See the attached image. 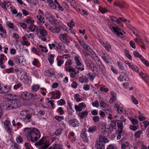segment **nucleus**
Instances as JSON below:
<instances>
[{"instance_id": "53", "label": "nucleus", "mask_w": 149, "mask_h": 149, "mask_svg": "<svg viewBox=\"0 0 149 149\" xmlns=\"http://www.w3.org/2000/svg\"><path fill=\"white\" fill-rule=\"evenodd\" d=\"M14 68H13L11 67L10 68L6 70V72L8 73H13L14 72Z\"/></svg>"}, {"instance_id": "45", "label": "nucleus", "mask_w": 149, "mask_h": 149, "mask_svg": "<svg viewBox=\"0 0 149 149\" xmlns=\"http://www.w3.org/2000/svg\"><path fill=\"white\" fill-rule=\"evenodd\" d=\"M26 138L29 141L31 140V139H34V137L37 136V135H30V134H26Z\"/></svg>"}, {"instance_id": "48", "label": "nucleus", "mask_w": 149, "mask_h": 149, "mask_svg": "<svg viewBox=\"0 0 149 149\" xmlns=\"http://www.w3.org/2000/svg\"><path fill=\"white\" fill-rule=\"evenodd\" d=\"M97 130L96 126H94L91 127L89 128L88 129V131L89 132L93 133L95 131Z\"/></svg>"}, {"instance_id": "59", "label": "nucleus", "mask_w": 149, "mask_h": 149, "mask_svg": "<svg viewBox=\"0 0 149 149\" xmlns=\"http://www.w3.org/2000/svg\"><path fill=\"white\" fill-rule=\"evenodd\" d=\"M100 118L98 116H95L93 118V120L95 122H97L99 121Z\"/></svg>"}, {"instance_id": "51", "label": "nucleus", "mask_w": 149, "mask_h": 149, "mask_svg": "<svg viewBox=\"0 0 149 149\" xmlns=\"http://www.w3.org/2000/svg\"><path fill=\"white\" fill-rule=\"evenodd\" d=\"M92 104L93 107L97 108L99 106V104L98 100H96L92 102Z\"/></svg>"}, {"instance_id": "41", "label": "nucleus", "mask_w": 149, "mask_h": 149, "mask_svg": "<svg viewBox=\"0 0 149 149\" xmlns=\"http://www.w3.org/2000/svg\"><path fill=\"white\" fill-rule=\"evenodd\" d=\"M87 75L88 77L90 80L91 81H93L95 77V76L92 73H88Z\"/></svg>"}, {"instance_id": "8", "label": "nucleus", "mask_w": 149, "mask_h": 149, "mask_svg": "<svg viewBox=\"0 0 149 149\" xmlns=\"http://www.w3.org/2000/svg\"><path fill=\"white\" fill-rule=\"evenodd\" d=\"M7 96L11 100L19 101L20 99V97L19 96L13 94H8Z\"/></svg>"}, {"instance_id": "5", "label": "nucleus", "mask_w": 149, "mask_h": 149, "mask_svg": "<svg viewBox=\"0 0 149 149\" xmlns=\"http://www.w3.org/2000/svg\"><path fill=\"white\" fill-rule=\"evenodd\" d=\"M4 125L6 131L8 134H10L11 133L12 129V128L10 127V126L11 125L10 122L6 120L4 122Z\"/></svg>"}, {"instance_id": "11", "label": "nucleus", "mask_w": 149, "mask_h": 149, "mask_svg": "<svg viewBox=\"0 0 149 149\" xmlns=\"http://www.w3.org/2000/svg\"><path fill=\"white\" fill-rule=\"evenodd\" d=\"M114 5L116 6H118L120 8H126L127 7V4L125 2H115Z\"/></svg>"}, {"instance_id": "20", "label": "nucleus", "mask_w": 149, "mask_h": 149, "mask_svg": "<svg viewBox=\"0 0 149 149\" xmlns=\"http://www.w3.org/2000/svg\"><path fill=\"white\" fill-rule=\"evenodd\" d=\"M139 74L146 82L147 80L148 81L149 80V77L147 74H144L142 72H140Z\"/></svg>"}, {"instance_id": "14", "label": "nucleus", "mask_w": 149, "mask_h": 149, "mask_svg": "<svg viewBox=\"0 0 149 149\" xmlns=\"http://www.w3.org/2000/svg\"><path fill=\"white\" fill-rule=\"evenodd\" d=\"M116 121L114 120L111 121L109 125V128H108L111 130H112L113 129H116Z\"/></svg>"}, {"instance_id": "2", "label": "nucleus", "mask_w": 149, "mask_h": 149, "mask_svg": "<svg viewBox=\"0 0 149 149\" xmlns=\"http://www.w3.org/2000/svg\"><path fill=\"white\" fill-rule=\"evenodd\" d=\"M21 105L19 101H15L13 100H11L8 102L5 105L6 110H11L14 109H16L19 108ZM4 106H5L4 105Z\"/></svg>"}, {"instance_id": "61", "label": "nucleus", "mask_w": 149, "mask_h": 149, "mask_svg": "<svg viewBox=\"0 0 149 149\" xmlns=\"http://www.w3.org/2000/svg\"><path fill=\"white\" fill-rule=\"evenodd\" d=\"M36 17L42 23H45L44 21L43 20L44 18H42L41 15H40L39 16L37 15Z\"/></svg>"}, {"instance_id": "40", "label": "nucleus", "mask_w": 149, "mask_h": 149, "mask_svg": "<svg viewBox=\"0 0 149 149\" xmlns=\"http://www.w3.org/2000/svg\"><path fill=\"white\" fill-rule=\"evenodd\" d=\"M62 22L60 21L57 19H55L54 24V25L58 26H59L61 27V26L62 24Z\"/></svg>"}, {"instance_id": "62", "label": "nucleus", "mask_w": 149, "mask_h": 149, "mask_svg": "<svg viewBox=\"0 0 149 149\" xmlns=\"http://www.w3.org/2000/svg\"><path fill=\"white\" fill-rule=\"evenodd\" d=\"M108 88H104L103 87H100V90L101 91H104L105 92H107L108 91Z\"/></svg>"}, {"instance_id": "55", "label": "nucleus", "mask_w": 149, "mask_h": 149, "mask_svg": "<svg viewBox=\"0 0 149 149\" xmlns=\"http://www.w3.org/2000/svg\"><path fill=\"white\" fill-rule=\"evenodd\" d=\"M8 86L7 87V89H8V90L6 91V89L5 90L3 91H1V93L2 94H4L6 93H7V92H8V91L10 90L11 89V86Z\"/></svg>"}, {"instance_id": "54", "label": "nucleus", "mask_w": 149, "mask_h": 149, "mask_svg": "<svg viewBox=\"0 0 149 149\" xmlns=\"http://www.w3.org/2000/svg\"><path fill=\"white\" fill-rule=\"evenodd\" d=\"M31 116L29 115H26L25 117V118L26 120H27V121L31 122L32 121V119L31 118Z\"/></svg>"}, {"instance_id": "24", "label": "nucleus", "mask_w": 149, "mask_h": 149, "mask_svg": "<svg viewBox=\"0 0 149 149\" xmlns=\"http://www.w3.org/2000/svg\"><path fill=\"white\" fill-rule=\"evenodd\" d=\"M99 69L103 75L106 76L107 75L106 70L104 65H102L99 67Z\"/></svg>"}, {"instance_id": "38", "label": "nucleus", "mask_w": 149, "mask_h": 149, "mask_svg": "<svg viewBox=\"0 0 149 149\" xmlns=\"http://www.w3.org/2000/svg\"><path fill=\"white\" fill-rule=\"evenodd\" d=\"M129 67L134 71L136 72H138L139 69L136 65L132 64V65H130Z\"/></svg>"}, {"instance_id": "19", "label": "nucleus", "mask_w": 149, "mask_h": 149, "mask_svg": "<svg viewBox=\"0 0 149 149\" xmlns=\"http://www.w3.org/2000/svg\"><path fill=\"white\" fill-rule=\"evenodd\" d=\"M12 149H20V146L14 142H12L10 144Z\"/></svg>"}, {"instance_id": "52", "label": "nucleus", "mask_w": 149, "mask_h": 149, "mask_svg": "<svg viewBox=\"0 0 149 149\" xmlns=\"http://www.w3.org/2000/svg\"><path fill=\"white\" fill-rule=\"evenodd\" d=\"M65 102L64 100L61 99L57 102V104L58 105H62L63 104H64Z\"/></svg>"}, {"instance_id": "64", "label": "nucleus", "mask_w": 149, "mask_h": 149, "mask_svg": "<svg viewBox=\"0 0 149 149\" xmlns=\"http://www.w3.org/2000/svg\"><path fill=\"white\" fill-rule=\"evenodd\" d=\"M130 129L132 130L135 131L137 129V127L136 126L133 125H130L129 127Z\"/></svg>"}, {"instance_id": "9", "label": "nucleus", "mask_w": 149, "mask_h": 149, "mask_svg": "<svg viewBox=\"0 0 149 149\" xmlns=\"http://www.w3.org/2000/svg\"><path fill=\"white\" fill-rule=\"evenodd\" d=\"M116 122L117 124L118 130L117 131H120L119 133L120 134L121 132H123V122L120 120H116Z\"/></svg>"}, {"instance_id": "32", "label": "nucleus", "mask_w": 149, "mask_h": 149, "mask_svg": "<svg viewBox=\"0 0 149 149\" xmlns=\"http://www.w3.org/2000/svg\"><path fill=\"white\" fill-rule=\"evenodd\" d=\"M9 3H10V2L9 1H4L3 2H1L0 3V5L2 8H6V4H8Z\"/></svg>"}, {"instance_id": "60", "label": "nucleus", "mask_w": 149, "mask_h": 149, "mask_svg": "<svg viewBox=\"0 0 149 149\" xmlns=\"http://www.w3.org/2000/svg\"><path fill=\"white\" fill-rule=\"evenodd\" d=\"M22 86V84L20 83H18L14 85L13 88L14 89L16 90Z\"/></svg>"}, {"instance_id": "23", "label": "nucleus", "mask_w": 149, "mask_h": 149, "mask_svg": "<svg viewBox=\"0 0 149 149\" xmlns=\"http://www.w3.org/2000/svg\"><path fill=\"white\" fill-rule=\"evenodd\" d=\"M121 75L118 78V79L120 81H122L124 80H126V78H125V72H121Z\"/></svg>"}, {"instance_id": "63", "label": "nucleus", "mask_w": 149, "mask_h": 149, "mask_svg": "<svg viewBox=\"0 0 149 149\" xmlns=\"http://www.w3.org/2000/svg\"><path fill=\"white\" fill-rule=\"evenodd\" d=\"M78 85L77 83L75 81H73L71 84L72 87L74 88H76L77 87Z\"/></svg>"}, {"instance_id": "18", "label": "nucleus", "mask_w": 149, "mask_h": 149, "mask_svg": "<svg viewBox=\"0 0 149 149\" xmlns=\"http://www.w3.org/2000/svg\"><path fill=\"white\" fill-rule=\"evenodd\" d=\"M79 58L80 56H76L74 57V60L77 64L76 65L82 66H84L83 65H81V63L79 60Z\"/></svg>"}, {"instance_id": "6", "label": "nucleus", "mask_w": 149, "mask_h": 149, "mask_svg": "<svg viewBox=\"0 0 149 149\" xmlns=\"http://www.w3.org/2000/svg\"><path fill=\"white\" fill-rule=\"evenodd\" d=\"M67 34L65 33L61 34L60 36V38L63 43L67 44L70 43V41L67 38Z\"/></svg>"}, {"instance_id": "46", "label": "nucleus", "mask_w": 149, "mask_h": 149, "mask_svg": "<svg viewBox=\"0 0 149 149\" xmlns=\"http://www.w3.org/2000/svg\"><path fill=\"white\" fill-rule=\"evenodd\" d=\"M131 98L132 100V101L134 104H137L138 103V100L136 99L135 97L133 95H131Z\"/></svg>"}, {"instance_id": "50", "label": "nucleus", "mask_w": 149, "mask_h": 149, "mask_svg": "<svg viewBox=\"0 0 149 149\" xmlns=\"http://www.w3.org/2000/svg\"><path fill=\"white\" fill-rule=\"evenodd\" d=\"M44 73L45 75L47 76L52 77L53 75V74L49 70H47L46 71H45Z\"/></svg>"}, {"instance_id": "31", "label": "nucleus", "mask_w": 149, "mask_h": 149, "mask_svg": "<svg viewBox=\"0 0 149 149\" xmlns=\"http://www.w3.org/2000/svg\"><path fill=\"white\" fill-rule=\"evenodd\" d=\"M100 106L103 108H109V107L107 104L104 101H101L100 102Z\"/></svg>"}, {"instance_id": "13", "label": "nucleus", "mask_w": 149, "mask_h": 149, "mask_svg": "<svg viewBox=\"0 0 149 149\" xmlns=\"http://www.w3.org/2000/svg\"><path fill=\"white\" fill-rule=\"evenodd\" d=\"M83 48L87 52H89L92 55H95V52L92 51V50L87 44H86Z\"/></svg>"}, {"instance_id": "3", "label": "nucleus", "mask_w": 149, "mask_h": 149, "mask_svg": "<svg viewBox=\"0 0 149 149\" xmlns=\"http://www.w3.org/2000/svg\"><path fill=\"white\" fill-rule=\"evenodd\" d=\"M43 139V137L42 139H40L38 142H36L35 143V145L36 146H42L40 148V149H46L50 145L49 141L48 140H46L44 141Z\"/></svg>"}, {"instance_id": "4", "label": "nucleus", "mask_w": 149, "mask_h": 149, "mask_svg": "<svg viewBox=\"0 0 149 149\" xmlns=\"http://www.w3.org/2000/svg\"><path fill=\"white\" fill-rule=\"evenodd\" d=\"M104 137L101 135H100L99 139L97 140V144L96 145V149H104Z\"/></svg>"}, {"instance_id": "30", "label": "nucleus", "mask_w": 149, "mask_h": 149, "mask_svg": "<svg viewBox=\"0 0 149 149\" xmlns=\"http://www.w3.org/2000/svg\"><path fill=\"white\" fill-rule=\"evenodd\" d=\"M40 88V86L37 85H35L32 86L31 89L32 91L37 92Z\"/></svg>"}, {"instance_id": "15", "label": "nucleus", "mask_w": 149, "mask_h": 149, "mask_svg": "<svg viewBox=\"0 0 149 149\" xmlns=\"http://www.w3.org/2000/svg\"><path fill=\"white\" fill-rule=\"evenodd\" d=\"M29 93H27L23 92L21 95V97L24 100H28L30 99Z\"/></svg>"}, {"instance_id": "21", "label": "nucleus", "mask_w": 149, "mask_h": 149, "mask_svg": "<svg viewBox=\"0 0 149 149\" xmlns=\"http://www.w3.org/2000/svg\"><path fill=\"white\" fill-rule=\"evenodd\" d=\"M118 66L119 67V68L120 70V72H126L125 67L123 66V64L121 63L120 61H118L117 62Z\"/></svg>"}, {"instance_id": "42", "label": "nucleus", "mask_w": 149, "mask_h": 149, "mask_svg": "<svg viewBox=\"0 0 149 149\" xmlns=\"http://www.w3.org/2000/svg\"><path fill=\"white\" fill-rule=\"evenodd\" d=\"M36 28V26L33 24H31V26L28 27V28L33 32H34L35 29Z\"/></svg>"}, {"instance_id": "39", "label": "nucleus", "mask_w": 149, "mask_h": 149, "mask_svg": "<svg viewBox=\"0 0 149 149\" xmlns=\"http://www.w3.org/2000/svg\"><path fill=\"white\" fill-rule=\"evenodd\" d=\"M62 129L61 128H59L55 132V134L57 136H59L61 134Z\"/></svg>"}, {"instance_id": "49", "label": "nucleus", "mask_w": 149, "mask_h": 149, "mask_svg": "<svg viewBox=\"0 0 149 149\" xmlns=\"http://www.w3.org/2000/svg\"><path fill=\"white\" fill-rule=\"evenodd\" d=\"M141 61L147 67L149 66V62L147 60L144 59L143 57L141 58Z\"/></svg>"}, {"instance_id": "12", "label": "nucleus", "mask_w": 149, "mask_h": 149, "mask_svg": "<svg viewBox=\"0 0 149 149\" xmlns=\"http://www.w3.org/2000/svg\"><path fill=\"white\" fill-rule=\"evenodd\" d=\"M81 137L82 140L85 142H87L88 139L86 136V129H83L81 132Z\"/></svg>"}, {"instance_id": "36", "label": "nucleus", "mask_w": 149, "mask_h": 149, "mask_svg": "<svg viewBox=\"0 0 149 149\" xmlns=\"http://www.w3.org/2000/svg\"><path fill=\"white\" fill-rule=\"evenodd\" d=\"M127 21V20L126 19L123 17H119L116 20V22L118 24H119L121 22H125Z\"/></svg>"}, {"instance_id": "44", "label": "nucleus", "mask_w": 149, "mask_h": 149, "mask_svg": "<svg viewBox=\"0 0 149 149\" xmlns=\"http://www.w3.org/2000/svg\"><path fill=\"white\" fill-rule=\"evenodd\" d=\"M117 32L115 33V34H116L117 36H119V37H120L121 38H122V37L121 36H123V33H122L121 32H120V31H121L120 29V28H118V29H117Z\"/></svg>"}, {"instance_id": "35", "label": "nucleus", "mask_w": 149, "mask_h": 149, "mask_svg": "<svg viewBox=\"0 0 149 149\" xmlns=\"http://www.w3.org/2000/svg\"><path fill=\"white\" fill-rule=\"evenodd\" d=\"M142 133V131L141 130H139L135 133L134 136L136 138H139Z\"/></svg>"}, {"instance_id": "10", "label": "nucleus", "mask_w": 149, "mask_h": 149, "mask_svg": "<svg viewBox=\"0 0 149 149\" xmlns=\"http://www.w3.org/2000/svg\"><path fill=\"white\" fill-rule=\"evenodd\" d=\"M60 27L56 26H54L50 27L49 30L54 33H59L61 31Z\"/></svg>"}, {"instance_id": "57", "label": "nucleus", "mask_w": 149, "mask_h": 149, "mask_svg": "<svg viewBox=\"0 0 149 149\" xmlns=\"http://www.w3.org/2000/svg\"><path fill=\"white\" fill-rule=\"evenodd\" d=\"M52 148V149H62L60 146L58 144L54 145Z\"/></svg>"}, {"instance_id": "7", "label": "nucleus", "mask_w": 149, "mask_h": 149, "mask_svg": "<svg viewBox=\"0 0 149 149\" xmlns=\"http://www.w3.org/2000/svg\"><path fill=\"white\" fill-rule=\"evenodd\" d=\"M70 125L74 127H76L79 126V123L76 119H74L72 120H70L68 121Z\"/></svg>"}, {"instance_id": "56", "label": "nucleus", "mask_w": 149, "mask_h": 149, "mask_svg": "<svg viewBox=\"0 0 149 149\" xmlns=\"http://www.w3.org/2000/svg\"><path fill=\"white\" fill-rule=\"evenodd\" d=\"M54 118L59 121H61L62 120L64 119L63 116H55Z\"/></svg>"}, {"instance_id": "27", "label": "nucleus", "mask_w": 149, "mask_h": 149, "mask_svg": "<svg viewBox=\"0 0 149 149\" xmlns=\"http://www.w3.org/2000/svg\"><path fill=\"white\" fill-rule=\"evenodd\" d=\"M40 27L41 28H42V30L41 31V32H40V34L42 37H45V36H47V33L46 31L44 29L43 27L40 26Z\"/></svg>"}, {"instance_id": "47", "label": "nucleus", "mask_w": 149, "mask_h": 149, "mask_svg": "<svg viewBox=\"0 0 149 149\" xmlns=\"http://www.w3.org/2000/svg\"><path fill=\"white\" fill-rule=\"evenodd\" d=\"M72 60L70 59H69L67 60L65 63V65H68L69 68L71 67V65L72 64Z\"/></svg>"}, {"instance_id": "29", "label": "nucleus", "mask_w": 149, "mask_h": 149, "mask_svg": "<svg viewBox=\"0 0 149 149\" xmlns=\"http://www.w3.org/2000/svg\"><path fill=\"white\" fill-rule=\"evenodd\" d=\"M104 47L107 51H109L111 48V45L108 42H106L104 44Z\"/></svg>"}, {"instance_id": "43", "label": "nucleus", "mask_w": 149, "mask_h": 149, "mask_svg": "<svg viewBox=\"0 0 149 149\" xmlns=\"http://www.w3.org/2000/svg\"><path fill=\"white\" fill-rule=\"evenodd\" d=\"M39 47L41 48V51L42 52H48V50L47 49V47H44L42 46V45H40L39 46Z\"/></svg>"}, {"instance_id": "26", "label": "nucleus", "mask_w": 149, "mask_h": 149, "mask_svg": "<svg viewBox=\"0 0 149 149\" xmlns=\"http://www.w3.org/2000/svg\"><path fill=\"white\" fill-rule=\"evenodd\" d=\"M88 114V113L87 111H84L80 113L79 116L82 119L85 118Z\"/></svg>"}, {"instance_id": "22", "label": "nucleus", "mask_w": 149, "mask_h": 149, "mask_svg": "<svg viewBox=\"0 0 149 149\" xmlns=\"http://www.w3.org/2000/svg\"><path fill=\"white\" fill-rule=\"evenodd\" d=\"M67 2L69 3L74 8L76 9L77 7V3H75L74 0H67Z\"/></svg>"}, {"instance_id": "34", "label": "nucleus", "mask_w": 149, "mask_h": 149, "mask_svg": "<svg viewBox=\"0 0 149 149\" xmlns=\"http://www.w3.org/2000/svg\"><path fill=\"white\" fill-rule=\"evenodd\" d=\"M107 61H104L106 62L108 64L110 63L111 61H112V59L111 57L109 56L108 54H106V56L105 57Z\"/></svg>"}, {"instance_id": "1", "label": "nucleus", "mask_w": 149, "mask_h": 149, "mask_svg": "<svg viewBox=\"0 0 149 149\" xmlns=\"http://www.w3.org/2000/svg\"><path fill=\"white\" fill-rule=\"evenodd\" d=\"M24 132L26 134H30V135H37V136L34 137V139H31V141L33 142L38 140L40 137V133L39 130L36 128H25Z\"/></svg>"}, {"instance_id": "25", "label": "nucleus", "mask_w": 149, "mask_h": 149, "mask_svg": "<svg viewBox=\"0 0 149 149\" xmlns=\"http://www.w3.org/2000/svg\"><path fill=\"white\" fill-rule=\"evenodd\" d=\"M54 54H51L48 57V61L51 65H52L54 62Z\"/></svg>"}, {"instance_id": "17", "label": "nucleus", "mask_w": 149, "mask_h": 149, "mask_svg": "<svg viewBox=\"0 0 149 149\" xmlns=\"http://www.w3.org/2000/svg\"><path fill=\"white\" fill-rule=\"evenodd\" d=\"M79 81L81 83L85 82L87 83L88 81V78L85 76H83L79 78Z\"/></svg>"}, {"instance_id": "37", "label": "nucleus", "mask_w": 149, "mask_h": 149, "mask_svg": "<svg viewBox=\"0 0 149 149\" xmlns=\"http://www.w3.org/2000/svg\"><path fill=\"white\" fill-rule=\"evenodd\" d=\"M133 54L136 57L139 58H141H141L143 57L139 53V52L137 51H134L133 52Z\"/></svg>"}, {"instance_id": "28", "label": "nucleus", "mask_w": 149, "mask_h": 149, "mask_svg": "<svg viewBox=\"0 0 149 149\" xmlns=\"http://www.w3.org/2000/svg\"><path fill=\"white\" fill-rule=\"evenodd\" d=\"M109 27L114 34H115V33L117 32V30L118 28V26L115 27L112 25L110 24L109 25Z\"/></svg>"}, {"instance_id": "16", "label": "nucleus", "mask_w": 149, "mask_h": 149, "mask_svg": "<svg viewBox=\"0 0 149 149\" xmlns=\"http://www.w3.org/2000/svg\"><path fill=\"white\" fill-rule=\"evenodd\" d=\"M47 3L49 4V6L52 8L55 9L56 7V3L52 0H47Z\"/></svg>"}, {"instance_id": "58", "label": "nucleus", "mask_w": 149, "mask_h": 149, "mask_svg": "<svg viewBox=\"0 0 149 149\" xmlns=\"http://www.w3.org/2000/svg\"><path fill=\"white\" fill-rule=\"evenodd\" d=\"M23 139L20 136H19L16 138V141L17 143H20L23 141Z\"/></svg>"}, {"instance_id": "33", "label": "nucleus", "mask_w": 149, "mask_h": 149, "mask_svg": "<svg viewBox=\"0 0 149 149\" xmlns=\"http://www.w3.org/2000/svg\"><path fill=\"white\" fill-rule=\"evenodd\" d=\"M87 66L88 67L92 70L93 72L94 73V74H97V73L95 72V71L96 72V70H94V67L93 64H91L90 63L89 64H88Z\"/></svg>"}]
</instances>
